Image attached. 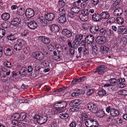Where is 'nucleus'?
Here are the masks:
<instances>
[{
    "label": "nucleus",
    "instance_id": "obj_31",
    "mask_svg": "<svg viewBox=\"0 0 127 127\" xmlns=\"http://www.w3.org/2000/svg\"><path fill=\"white\" fill-rule=\"evenodd\" d=\"M85 37V35L81 33H78L75 35V39L76 40L77 42H80L82 39L84 38Z\"/></svg>",
    "mask_w": 127,
    "mask_h": 127
},
{
    "label": "nucleus",
    "instance_id": "obj_34",
    "mask_svg": "<svg viewBox=\"0 0 127 127\" xmlns=\"http://www.w3.org/2000/svg\"><path fill=\"white\" fill-rule=\"evenodd\" d=\"M38 23L41 27L46 26L48 25V23L45 19H40L38 21Z\"/></svg>",
    "mask_w": 127,
    "mask_h": 127
},
{
    "label": "nucleus",
    "instance_id": "obj_13",
    "mask_svg": "<svg viewBox=\"0 0 127 127\" xmlns=\"http://www.w3.org/2000/svg\"><path fill=\"white\" fill-rule=\"evenodd\" d=\"M28 28L31 30H34L38 27L37 23L33 20H31L29 22L27 23Z\"/></svg>",
    "mask_w": 127,
    "mask_h": 127
},
{
    "label": "nucleus",
    "instance_id": "obj_20",
    "mask_svg": "<svg viewBox=\"0 0 127 127\" xmlns=\"http://www.w3.org/2000/svg\"><path fill=\"white\" fill-rule=\"evenodd\" d=\"M91 16L92 20L95 22H100L101 20L100 14L98 13H95L92 14Z\"/></svg>",
    "mask_w": 127,
    "mask_h": 127
},
{
    "label": "nucleus",
    "instance_id": "obj_7",
    "mask_svg": "<svg viewBox=\"0 0 127 127\" xmlns=\"http://www.w3.org/2000/svg\"><path fill=\"white\" fill-rule=\"evenodd\" d=\"M21 19L20 18L15 16L12 18L11 24L13 26L17 28L21 23Z\"/></svg>",
    "mask_w": 127,
    "mask_h": 127
},
{
    "label": "nucleus",
    "instance_id": "obj_5",
    "mask_svg": "<svg viewBox=\"0 0 127 127\" xmlns=\"http://www.w3.org/2000/svg\"><path fill=\"white\" fill-rule=\"evenodd\" d=\"M37 123L40 125H42L44 124L48 120V117L47 116H42L39 117V115H35L34 117Z\"/></svg>",
    "mask_w": 127,
    "mask_h": 127
},
{
    "label": "nucleus",
    "instance_id": "obj_57",
    "mask_svg": "<svg viewBox=\"0 0 127 127\" xmlns=\"http://www.w3.org/2000/svg\"><path fill=\"white\" fill-rule=\"evenodd\" d=\"M88 115L85 113H82L81 114V119L82 120L84 121L86 120H87Z\"/></svg>",
    "mask_w": 127,
    "mask_h": 127
},
{
    "label": "nucleus",
    "instance_id": "obj_61",
    "mask_svg": "<svg viewBox=\"0 0 127 127\" xmlns=\"http://www.w3.org/2000/svg\"><path fill=\"white\" fill-rule=\"evenodd\" d=\"M1 26L3 28L7 29L9 27L10 25L8 24V22H5L2 24Z\"/></svg>",
    "mask_w": 127,
    "mask_h": 127
},
{
    "label": "nucleus",
    "instance_id": "obj_37",
    "mask_svg": "<svg viewBox=\"0 0 127 127\" xmlns=\"http://www.w3.org/2000/svg\"><path fill=\"white\" fill-rule=\"evenodd\" d=\"M97 93L100 96H106L107 95H106L107 93L106 91L102 88L99 89Z\"/></svg>",
    "mask_w": 127,
    "mask_h": 127
},
{
    "label": "nucleus",
    "instance_id": "obj_44",
    "mask_svg": "<svg viewBox=\"0 0 127 127\" xmlns=\"http://www.w3.org/2000/svg\"><path fill=\"white\" fill-rule=\"evenodd\" d=\"M58 3L60 8H65V2L63 0H59Z\"/></svg>",
    "mask_w": 127,
    "mask_h": 127
},
{
    "label": "nucleus",
    "instance_id": "obj_12",
    "mask_svg": "<svg viewBox=\"0 0 127 127\" xmlns=\"http://www.w3.org/2000/svg\"><path fill=\"white\" fill-rule=\"evenodd\" d=\"M34 73L32 75V77L34 78L38 75L39 72H42L43 68L38 65H36L34 67Z\"/></svg>",
    "mask_w": 127,
    "mask_h": 127
},
{
    "label": "nucleus",
    "instance_id": "obj_54",
    "mask_svg": "<svg viewBox=\"0 0 127 127\" xmlns=\"http://www.w3.org/2000/svg\"><path fill=\"white\" fill-rule=\"evenodd\" d=\"M20 116L21 120L20 121H23L25 120L27 117L26 113L25 112L21 113L20 114Z\"/></svg>",
    "mask_w": 127,
    "mask_h": 127
},
{
    "label": "nucleus",
    "instance_id": "obj_63",
    "mask_svg": "<svg viewBox=\"0 0 127 127\" xmlns=\"http://www.w3.org/2000/svg\"><path fill=\"white\" fill-rule=\"evenodd\" d=\"M76 121H72L69 124V127H76Z\"/></svg>",
    "mask_w": 127,
    "mask_h": 127
},
{
    "label": "nucleus",
    "instance_id": "obj_53",
    "mask_svg": "<svg viewBox=\"0 0 127 127\" xmlns=\"http://www.w3.org/2000/svg\"><path fill=\"white\" fill-rule=\"evenodd\" d=\"M115 19L114 17H111L108 19L107 20V23L108 24H111L114 23L115 21Z\"/></svg>",
    "mask_w": 127,
    "mask_h": 127
},
{
    "label": "nucleus",
    "instance_id": "obj_18",
    "mask_svg": "<svg viewBox=\"0 0 127 127\" xmlns=\"http://www.w3.org/2000/svg\"><path fill=\"white\" fill-rule=\"evenodd\" d=\"M38 39L42 42L45 44H49L50 42L49 38L48 37L44 36H40L38 37Z\"/></svg>",
    "mask_w": 127,
    "mask_h": 127
},
{
    "label": "nucleus",
    "instance_id": "obj_38",
    "mask_svg": "<svg viewBox=\"0 0 127 127\" xmlns=\"http://www.w3.org/2000/svg\"><path fill=\"white\" fill-rule=\"evenodd\" d=\"M80 10V8L75 5L72 7L71 9V11L72 12L75 13H78Z\"/></svg>",
    "mask_w": 127,
    "mask_h": 127
},
{
    "label": "nucleus",
    "instance_id": "obj_27",
    "mask_svg": "<svg viewBox=\"0 0 127 127\" xmlns=\"http://www.w3.org/2000/svg\"><path fill=\"white\" fill-rule=\"evenodd\" d=\"M100 15L101 18V20L102 19H108L110 16V15L109 13L107 11H104L102 12L100 14Z\"/></svg>",
    "mask_w": 127,
    "mask_h": 127
},
{
    "label": "nucleus",
    "instance_id": "obj_25",
    "mask_svg": "<svg viewBox=\"0 0 127 127\" xmlns=\"http://www.w3.org/2000/svg\"><path fill=\"white\" fill-rule=\"evenodd\" d=\"M50 30L54 33H57L60 30L59 27L57 25L53 24L50 27Z\"/></svg>",
    "mask_w": 127,
    "mask_h": 127
},
{
    "label": "nucleus",
    "instance_id": "obj_58",
    "mask_svg": "<svg viewBox=\"0 0 127 127\" xmlns=\"http://www.w3.org/2000/svg\"><path fill=\"white\" fill-rule=\"evenodd\" d=\"M75 105L76 106H77L80 105L81 103V99H74Z\"/></svg>",
    "mask_w": 127,
    "mask_h": 127
},
{
    "label": "nucleus",
    "instance_id": "obj_50",
    "mask_svg": "<svg viewBox=\"0 0 127 127\" xmlns=\"http://www.w3.org/2000/svg\"><path fill=\"white\" fill-rule=\"evenodd\" d=\"M118 79H116L114 78H110L109 79V81L110 84H116L118 83Z\"/></svg>",
    "mask_w": 127,
    "mask_h": 127
},
{
    "label": "nucleus",
    "instance_id": "obj_47",
    "mask_svg": "<svg viewBox=\"0 0 127 127\" xmlns=\"http://www.w3.org/2000/svg\"><path fill=\"white\" fill-rule=\"evenodd\" d=\"M112 115V114H111L110 113L109 116L106 117V120L107 122H111L113 121L115 117Z\"/></svg>",
    "mask_w": 127,
    "mask_h": 127
},
{
    "label": "nucleus",
    "instance_id": "obj_64",
    "mask_svg": "<svg viewBox=\"0 0 127 127\" xmlns=\"http://www.w3.org/2000/svg\"><path fill=\"white\" fill-rule=\"evenodd\" d=\"M17 126L18 127H25L26 125L25 123L22 122H19Z\"/></svg>",
    "mask_w": 127,
    "mask_h": 127
},
{
    "label": "nucleus",
    "instance_id": "obj_39",
    "mask_svg": "<svg viewBox=\"0 0 127 127\" xmlns=\"http://www.w3.org/2000/svg\"><path fill=\"white\" fill-rule=\"evenodd\" d=\"M29 33V31L28 30H25L21 33V35L23 38H27L28 37V34Z\"/></svg>",
    "mask_w": 127,
    "mask_h": 127
},
{
    "label": "nucleus",
    "instance_id": "obj_36",
    "mask_svg": "<svg viewBox=\"0 0 127 127\" xmlns=\"http://www.w3.org/2000/svg\"><path fill=\"white\" fill-rule=\"evenodd\" d=\"M55 47L58 53H60L62 52H63V48L59 44H56Z\"/></svg>",
    "mask_w": 127,
    "mask_h": 127
},
{
    "label": "nucleus",
    "instance_id": "obj_45",
    "mask_svg": "<svg viewBox=\"0 0 127 127\" xmlns=\"http://www.w3.org/2000/svg\"><path fill=\"white\" fill-rule=\"evenodd\" d=\"M69 117V114L67 113H62L60 114L59 117L63 119H68Z\"/></svg>",
    "mask_w": 127,
    "mask_h": 127
},
{
    "label": "nucleus",
    "instance_id": "obj_35",
    "mask_svg": "<svg viewBox=\"0 0 127 127\" xmlns=\"http://www.w3.org/2000/svg\"><path fill=\"white\" fill-rule=\"evenodd\" d=\"M96 113L98 116L100 118L106 117L107 116V114L103 110H100Z\"/></svg>",
    "mask_w": 127,
    "mask_h": 127
},
{
    "label": "nucleus",
    "instance_id": "obj_52",
    "mask_svg": "<svg viewBox=\"0 0 127 127\" xmlns=\"http://www.w3.org/2000/svg\"><path fill=\"white\" fill-rule=\"evenodd\" d=\"M12 117L14 119L17 120L18 121L21 120L20 114L18 113H16L14 114L12 116Z\"/></svg>",
    "mask_w": 127,
    "mask_h": 127
},
{
    "label": "nucleus",
    "instance_id": "obj_49",
    "mask_svg": "<svg viewBox=\"0 0 127 127\" xmlns=\"http://www.w3.org/2000/svg\"><path fill=\"white\" fill-rule=\"evenodd\" d=\"M99 0H91L90 4L92 7L96 6L98 3Z\"/></svg>",
    "mask_w": 127,
    "mask_h": 127
},
{
    "label": "nucleus",
    "instance_id": "obj_28",
    "mask_svg": "<svg viewBox=\"0 0 127 127\" xmlns=\"http://www.w3.org/2000/svg\"><path fill=\"white\" fill-rule=\"evenodd\" d=\"M18 37L17 34L12 33L8 35L7 36V38L8 40L13 41L15 40Z\"/></svg>",
    "mask_w": 127,
    "mask_h": 127
},
{
    "label": "nucleus",
    "instance_id": "obj_29",
    "mask_svg": "<svg viewBox=\"0 0 127 127\" xmlns=\"http://www.w3.org/2000/svg\"><path fill=\"white\" fill-rule=\"evenodd\" d=\"M64 109H61L56 108H53L51 111V113L52 114L55 115L60 113H62L64 111Z\"/></svg>",
    "mask_w": 127,
    "mask_h": 127
},
{
    "label": "nucleus",
    "instance_id": "obj_42",
    "mask_svg": "<svg viewBox=\"0 0 127 127\" xmlns=\"http://www.w3.org/2000/svg\"><path fill=\"white\" fill-rule=\"evenodd\" d=\"M79 17L81 21L84 22L87 21L88 19V16L84 15L82 14L79 15Z\"/></svg>",
    "mask_w": 127,
    "mask_h": 127
},
{
    "label": "nucleus",
    "instance_id": "obj_14",
    "mask_svg": "<svg viewBox=\"0 0 127 127\" xmlns=\"http://www.w3.org/2000/svg\"><path fill=\"white\" fill-rule=\"evenodd\" d=\"M25 15L27 17L32 18L34 15V11L32 8H28L25 11Z\"/></svg>",
    "mask_w": 127,
    "mask_h": 127
},
{
    "label": "nucleus",
    "instance_id": "obj_48",
    "mask_svg": "<svg viewBox=\"0 0 127 127\" xmlns=\"http://www.w3.org/2000/svg\"><path fill=\"white\" fill-rule=\"evenodd\" d=\"M64 9L59 8L58 11H59V13L60 16L64 15V16H66V12Z\"/></svg>",
    "mask_w": 127,
    "mask_h": 127
},
{
    "label": "nucleus",
    "instance_id": "obj_15",
    "mask_svg": "<svg viewBox=\"0 0 127 127\" xmlns=\"http://www.w3.org/2000/svg\"><path fill=\"white\" fill-rule=\"evenodd\" d=\"M127 80L124 78H120L118 79V82L119 83L118 84V86L121 88H123L126 87V84H127Z\"/></svg>",
    "mask_w": 127,
    "mask_h": 127
},
{
    "label": "nucleus",
    "instance_id": "obj_17",
    "mask_svg": "<svg viewBox=\"0 0 127 127\" xmlns=\"http://www.w3.org/2000/svg\"><path fill=\"white\" fill-rule=\"evenodd\" d=\"M62 33L68 38L70 37L72 34V31L66 28L64 29L63 30Z\"/></svg>",
    "mask_w": 127,
    "mask_h": 127
},
{
    "label": "nucleus",
    "instance_id": "obj_19",
    "mask_svg": "<svg viewBox=\"0 0 127 127\" xmlns=\"http://www.w3.org/2000/svg\"><path fill=\"white\" fill-rule=\"evenodd\" d=\"M106 38L103 36H97L96 39V42L98 44H101L105 42L106 41Z\"/></svg>",
    "mask_w": 127,
    "mask_h": 127
},
{
    "label": "nucleus",
    "instance_id": "obj_3",
    "mask_svg": "<svg viewBox=\"0 0 127 127\" xmlns=\"http://www.w3.org/2000/svg\"><path fill=\"white\" fill-rule=\"evenodd\" d=\"M85 125L87 127H97L98 123L96 120L94 118H90L85 122Z\"/></svg>",
    "mask_w": 127,
    "mask_h": 127
},
{
    "label": "nucleus",
    "instance_id": "obj_60",
    "mask_svg": "<svg viewBox=\"0 0 127 127\" xmlns=\"http://www.w3.org/2000/svg\"><path fill=\"white\" fill-rule=\"evenodd\" d=\"M60 53H58V55L56 57L54 58V59L57 61H61L62 60V56L60 55Z\"/></svg>",
    "mask_w": 127,
    "mask_h": 127
},
{
    "label": "nucleus",
    "instance_id": "obj_16",
    "mask_svg": "<svg viewBox=\"0 0 127 127\" xmlns=\"http://www.w3.org/2000/svg\"><path fill=\"white\" fill-rule=\"evenodd\" d=\"M5 55L8 56L12 55L13 52V50L12 47H4L3 49Z\"/></svg>",
    "mask_w": 127,
    "mask_h": 127
},
{
    "label": "nucleus",
    "instance_id": "obj_40",
    "mask_svg": "<svg viewBox=\"0 0 127 127\" xmlns=\"http://www.w3.org/2000/svg\"><path fill=\"white\" fill-rule=\"evenodd\" d=\"M19 11L18 13V14L20 16H22L25 13V9L24 8L20 6L18 7Z\"/></svg>",
    "mask_w": 127,
    "mask_h": 127
},
{
    "label": "nucleus",
    "instance_id": "obj_62",
    "mask_svg": "<svg viewBox=\"0 0 127 127\" xmlns=\"http://www.w3.org/2000/svg\"><path fill=\"white\" fill-rule=\"evenodd\" d=\"M67 88V87L66 86H64V87L60 88L54 91H53V92L57 93L62 91L66 89Z\"/></svg>",
    "mask_w": 127,
    "mask_h": 127
},
{
    "label": "nucleus",
    "instance_id": "obj_51",
    "mask_svg": "<svg viewBox=\"0 0 127 127\" xmlns=\"http://www.w3.org/2000/svg\"><path fill=\"white\" fill-rule=\"evenodd\" d=\"M116 21L119 24H122L124 23V20L122 17H118L116 18Z\"/></svg>",
    "mask_w": 127,
    "mask_h": 127
},
{
    "label": "nucleus",
    "instance_id": "obj_32",
    "mask_svg": "<svg viewBox=\"0 0 127 127\" xmlns=\"http://www.w3.org/2000/svg\"><path fill=\"white\" fill-rule=\"evenodd\" d=\"M121 0H116L114 2L111 6L110 9L113 10L116 8L117 6L120 3Z\"/></svg>",
    "mask_w": 127,
    "mask_h": 127
},
{
    "label": "nucleus",
    "instance_id": "obj_11",
    "mask_svg": "<svg viewBox=\"0 0 127 127\" xmlns=\"http://www.w3.org/2000/svg\"><path fill=\"white\" fill-rule=\"evenodd\" d=\"M100 50L103 56H105L107 55L108 52L110 51V48L108 46L102 45L100 46Z\"/></svg>",
    "mask_w": 127,
    "mask_h": 127
},
{
    "label": "nucleus",
    "instance_id": "obj_43",
    "mask_svg": "<svg viewBox=\"0 0 127 127\" xmlns=\"http://www.w3.org/2000/svg\"><path fill=\"white\" fill-rule=\"evenodd\" d=\"M3 64L5 67L9 68H11L13 66L11 62L7 61H4Z\"/></svg>",
    "mask_w": 127,
    "mask_h": 127
},
{
    "label": "nucleus",
    "instance_id": "obj_26",
    "mask_svg": "<svg viewBox=\"0 0 127 127\" xmlns=\"http://www.w3.org/2000/svg\"><path fill=\"white\" fill-rule=\"evenodd\" d=\"M123 10L122 8L118 7L114 10L113 13L114 16H119L123 13Z\"/></svg>",
    "mask_w": 127,
    "mask_h": 127
},
{
    "label": "nucleus",
    "instance_id": "obj_23",
    "mask_svg": "<svg viewBox=\"0 0 127 127\" xmlns=\"http://www.w3.org/2000/svg\"><path fill=\"white\" fill-rule=\"evenodd\" d=\"M99 29V26L98 25H93L91 27L90 31L92 33L95 34L98 32Z\"/></svg>",
    "mask_w": 127,
    "mask_h": 127
},
{
    "label": "nucleus",
    "instance_id": "obj_2",
    "mask_svg": "<svg viewBox=\"0 0 127 127\" xmlns=\"http://www.w3.org/2000/svg\"><path fill=\"white\" fill-rule=\"evenodd\" d=\"M26 41L21 39H18L17 41V43L14 45V49L17 51L21 50L25 45L26 44Z\"/></svg>",
    "mask_w": 127,
    "mask_h": 127
},
{
    "label": "nucleus",
    "instance_id": "obj_21",
    "mask_svg": "<svg viewBox=\"0 0 127 127\" xmlns=\"http://www.w3.org/2000/svg\"><path fill=\"white\" fill-rule=\"evenodd\" d=\"M44 17L45 19L49 21H53L55 18L54 14L52 13H48L45 14Z\"/></svg>",
    "mask_w": 127,
    "mask_h": 127
},
{
    "label": "nucleus",
    "instance_id": "obj_59",
    "mask_svg": "<svg viewBox=\"0 0 127 127\" xmlns=\"http://www.w3.org/2000/svg\"><path fill=\"white\" fill-rule=\"evenodd\" d=\"M86 39H84L81 40L80 43V45L82 46H83V48L86 47Z\"/></svg>",
    "mask_w": 127,
    "mask_h": 127
},
{
    "label": "nucleus",
    "instance_id": "obj_6",
    "mask_svg": "<svg viewBox=\"0 0 127 127\" xmlns=\"http://www.w3.org/2000/svg\"><path fill=\"white\" fill-rule=\"evenodd\" d=\"M67 103L64 101H62L56 102L54 105L55 108L61 109H64L67 105Z\"/></svg>",
    "mask_w": 127,
    "mask_h": 127
},
{
    "label": "nucleus",
    "instance_id": "obj_55",
    "mask_svg": "<svg viewBox=\"0 0 127 127\" xmlns=\"http://www.w3.org/2000/svg\"><path fill=\"white\" fill-rule=\"evenodd\" d=\"M115 121L117 124L119 125L122 124L123 122V120L121 118H115Z\"/></svg>",
    "mask_w": 127,
    "mask_h": 127
},
{
    "label": "nucleus",
    "instance_id": "obj_8",
    "mask_svg": "<svg viewBox=\"0 0 127 127\" xmlns=\"http://www.w3.org/2000/svg\"><path fill=\"white\" fill-rule=\"evenodd\" d=\"M107 68L106 66L101 65L96 67L95 69L94 70V71L95 73H97L99 75H102L104 74V70Z\"/></svg>",
    "mask_w": 127,
    "mask_h": 127
},
{
    "label": "nucleus",
    "instance_id": "obj_4",
    "mask_svg": "<svg viewBox=\"0 0 127 127\" xmlns=\"http://www.w3.org/2000/svg\"><path fill=\"white\" fill-rule=\"evenodd\" d=\"M98 32L99 34L106 36L114 34L113 31L111 29H106L105 28L100 29Z\"/></svg>",
    "mask_w": 127,
    "mask_h": 127
},
{
    "label": "nucleus",
    "instance_id": "obj_10",
    "mask_svg": "<svg viewBox=\"0 0 127 127\" xmlns=\"http://www.w3.org/2000/svg\"><path fill=\"white\" fill-rule=\"evenodd\" d=\"M33 58L38 60H41L43 59L44 55L42 52L40 51H36L33 53Z\"/></svg>",
    "mask_w": 127,
    "mask_h": 127
},
{
    "label": "nucleus",
    "instance_id": "obj_41",
    "mask_svg": "<svg viewBox=\"0 0 127 127\" xmlns=\"http://www.w3.org/2000/svg\"><path fill=\"white\" fill-rule=\"evenodd\" d=\"M1 17L3 20L6 21L9 19L10 15L7 13H3L1 15Z\"/></svg>",
    "mask_w": 127,
    "mask_h": 127
},
{
    "label": "nucleus",
    "instance_id": "obj_24",
    "mask_svg": "<svg viewBox=\"0 0 127 127\" xmlns=\"http://www.w3.org/2000/svg\"><path fill=\"white\" fill-rule=\"evenodd\" d=\"M94 36L91 35H87L86 36H85L84 38V39L87 40V43L90 45L94 43Z\"/></svg>",
    "mask_w": 127,
    "mask_h": 127
},
{
    "label": "nucleus",
    "instance_id": "obj_9",
    "mask_svg": "<svg viewBox=\"0 0 127 127\" xmlns=\"http://www.w3.org/2000/svg\"><path fill=\"white\" fill-rule=\"evenodd\" d=\"M87 107L90 111L93 113H96L98 110V107L96 103H89L87 105Z\"/></svg>",
    "mask_w": 127,
    "mask_h": 127
},
{
    "label": "nucleus",
    "instance_id": "obj_1",
    "mask_svg": "<svg viewBox=\"0 0 127 127\" xmlns=\"http://www.w3.org/2000/svg\"><path fill=\"white\" fill-rule=\"evenodd\" d=\"M113 104L108 105L106 108V112L108 113H110L112 114L114 117L119 116L120 114L119 111L117 109L113 107Z\"/></svg>",
    "mask_w": 127,
    "mask_h": 127
},
{
    "label": "nucleus",
    "instance_id": "obj_30",
    "mask_svg": "<svg viewBox=\"0 0 127 127\" xmlns=\"http://www.w3.org/2000/svg\"><path fill=\"white\" fill-rule=\"evenodd\" d=\"M57 19L58 22L60 24H64L67 21L66 16H64V15L60 16Z\"/></svg>",
    "mask_w": 127,
    "mask_h": 127
},
{
    "label": "nucleus",
    "instance_id": "obj_22",
    "mask_svg": "<svg viewBox=\"0 0 127 127\" xmlns=\"http://www.w3.org/2000/svg\"><path fill=\"white\" fill-rule=\"evenodd\" d=\"M117 32L118 34H123L127 33V27L124 26H120L118 28Z\"/></svg>",
    "mask_w": 127,
    "mask_h": 127
},
{
    "label": "nucleus",
    "instance_id": "obj_33",
    "mask_svg": "<svg viewBox=\"0 0 127 127\" xmlns=\"http://www.w3.org/2000/svg\"><path fill=\"white\" fill-rule=\"evenodd\" d=\"M83 47H80L78 48V52L77 53L76 56V58L78 59L79 58H81L82 57V54L83 53Z\"/></svg>",
    "mask_w": 127,
    "mask_h": 127
},
{
    "label": "nucleus",
    "instance_id": "obj_56",
    "mask_svg": "<svg viewBox=\"0 0 127 127\" xmlns=\"http://www.w3.org/2000/svg\"><path fill=\"white\" fill-rule=\"evenodd\" d=\"M6 32L5 30L2 28H0V38L2 37L5 35Z\"/></svg>",
    "mask_w": 127,
    "mask_h": 127
},
{
    "label": "nucleus",
    "instance_id": "obj_46",
    "mask_svg": "<svg viewBox=\"0 0 127 127\" xmlns=\"http://www.w3.org/2000/svg\"><path fill=\"white\" fill-rule=\"evenodd\" d=\"M83 56L86 57H88L89 56V49L86 47L83 48Z\"/></svg>",
    "mask_w": 127,
    "mask_h": 127
}]
</instances>
